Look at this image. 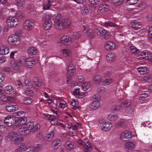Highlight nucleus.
Instances as JSON below:
<instances>
[{"instance_id": "f257e3e1", "label": "nucleus", "mask_w": 152, "mask_h": 152, "mask_svg": "<svg viewBox=\"0 0 152 152\" xmlns=\"http://www.w3.org/2000/svg\"><path fill=\"white\" fill-rule=\"evenodd\" d=\"M8 141H11L15 145L19 142V137L18 133L14 132H11L9 133L7 137Z\"/></svg>"}, {"instance_id": "f03ea898", "label": "nucleus", "mask_w": 152, "mask_h": 152, "mask_svg": "<svg viewBox=\"0 0 152 152\" xmlns=\"http://www.w3.org/2000/svg\"><path fill=\"white\" fill-rule=\"evenodd\" d=\"M15 151L17 152H33L34 148L33 147L31 146L27 147L25 144L21 143L18 146Z\"/></svg>"}, {"instance_id": "7ed1b4c3", "label": "nucleus", "mask_w": 152, "mask_h": 152, "mask_svg": "<svg viewBox=\"0 0 152 152\" xmlns=\"http://www.w3.org/2000/svg\"><path fill=\"white\" fill-rule=\"evenodd\" d=\"M18 23V19L15 17L10 16L6 20V23L7 25L10 27L16 26Z\"/></svg>"}, {"instance_id": "20e7f679", "label": "nucleus", "mask_w": 152, "mask_h": 152, "mask_svg": "<svg viewBox=\"0 0 152 152\" xmlns=\"http://www.w3.org/2000/svg\"><path fill=\"white\" fill-rule=\"evenodd\" d=\"M8 42L13 45H18L20 43V38L17 35H12L9 36L7 38Z\"/></svg>"}, {"instance_id": "39448f33", "label": "nucleus", "mask_w": 152, "mask_h": 152, "mask_svg": "<svg viewBox=\"0 0 152 152\" xmlns=\"http://www.w3.org/2000/svg\"><path fill=\"white\" fill-rule=\"evenodd\" d=\"M71 20L69 18H64L61 20L58 27L60 28H57L58 30H61L63 28H68L71 25Z\"/></svg>"}, {"instance_id": "423d86ee", "label": "nucleus", "mask_w": 152, "mask_h": 152, "mask_svg": "<svg viewBox=\"0 0 152 152\" xmlns=\"http://www.w3.org/2000/svg\"><path fill=\"white\" fill-rule=\"evenodd\" d=\"M78 143L81 145H83L85 148V152H91L92 151V148L90 144V143L87 140H84L82 141L80 140L78 142Z\"/></svg>"}, {"instance_id": "0eeeda50", "label": "nucleus", "mask_w": 152, "mask_h": 152, "mask_svg": "<svg viewBox=\"0 0 152 152\" xmlns=\"http://www.w3.org/2000/svg\"><path fill=\"white\" fill-rule=\"evenodd\" d=\"M61 15L58 13L55 14L53 16V20L54 21V25L57 29V28H60L58 27L61 21Z\"/></svg>"}, {"instance_id": "6e6552de", "label": "nucleus", "mask_w": 152, "mask_h": 152, "mask_svg": "<svg viewBox=\"0 0 152 152\" xmlns=\"http://www.w3.org/2000/svg\"><path fill=\"white\" fill-rule=\"evenodd\" d=\"M18 106L15 103H10L5 106V109L8 112H13L18 110Z\"/></svg>"}, {"instance_id": "1a4fd4ad", "label": "nucleus", "mask_w": 152, "mask_h": 152, "mask_svg": "<svg viewBox=\"0 0 152 152\" xmlns=\"http://www.w3.org/2000/svg\"><path fill=\"white\" fill-rule=\"evenodd\" d=\"M34 23L33 20H26L23 24V28L25 30H31L34 26Z\"/></svg>"}, {"instance_id": "9d476101", "label": "nucleus", "mask_w": 152, "mask_h": 152, "mask_svg": "<svg viewBox=\"0 0 152 152\" xmlns=\"http://www.w3.org/2000/svg\"><path fill=\"white\" fill-rule=\"evenodd\" d=\"M131 102L129 101H126L122 103V106L126 108L125 111L127 113H131L134 110V108L132 105H130Z\"/></svg>"}, {"instance_id": "9b49d317", "label": "nucleus", "mask_w": 152, "mask_h": 152, "mask_svg": "<svg viewBox=\"0 0 152 152\" xmlns=\"http://www.w3.org/2000/svg\"><path fill=\"white\" fill-rule=\"evenodd\" d=\"M18 132L20 134L23 135H26L29 134L30 133V131L28 129V124H26L23 128L18 129Z\"/></svg>"}, {"instance_id": "f8f14e48", "label": "nucleus", "mask_w": 152, "mask_h": 152, "mask_svg": "<svg viewBox=\"0 0 152 152\" xmlns=\"http://www.w3.org/2000/svg\"><path fill=\"white\" fill-rule=\"evenodd\" d=\"M28 129L30 133L31 132H34L37 131L40 128V126L39 124H36L34 126V123L32 122H28L27 123Z\"/></svg>"}, {"instance_id": "ddd939ff", "label": "nucleus", "mask_w": 152, "mask_h": 152, "mask_svg": "<svg viewBox=\"0 0 152 152\" xmlns=\"http://www.w3.org/2000/svg\"><path fill=\"white\" fill-rule=\"evenodd\" d=\"M76 146V143L71 141H66L65 144V148L69 150H72Z\"/></svg>"}, {"instance_id": "4468645a", "label": "nucleus", "mask_w": 152, "mask_h": 152, "mask_svg": "<svg viewBox=\"0 0 152 152\" xmlns=\"http://www.w3.org/2000/svg\"><path fill=\"white\" fill-rule=\"evenodd\" d=\"M60 41L63 44L67 45H70L72 42L71 37L68 36H63L61 39Z\"/></svg>"}, {"instance_id": "2eb2a0df", "label": "nucleus", "mask_w": 152, "mask_h": 152, "mask_svg": "<svg viewBox=\"0 0 152 152\" xmlns=\"http://www.w3.org/2000/svg\"><path fill=\"white\" fill-rule=\"evenodd\" d=\"M132 137L131 133L128 131H126L121 133L120 135V138L123 140L126 141Z\"/></svg>"}, {"instance_id": "dca6fc26", "label": "nucleus", "mask_w": 152, "mask_h": 152, "mask_svg": "<svg viewBox=\"0 0 152 152\" xmlns=\"http://www.w3.org/2000/svg\"><path fill=\"white\" fill-rule=\"evenodd\" d=\"M4 124L7 126H11L14 122V120L11 116H8L4 118Z\"/></svg>"}, {"instance_id": "f3484780", "label": "nucleus", "mask_w": 152, "mask_h": 152, "mask_svg": "<svg viewBox=\"0 0 152 152\" xmlns=\"http://www.w3.org/2000/svg\"><path fill=\"white\" fill-rule=\"evenodd\" d=\"M84 33H86L87 37L90 39H93L95 36V34L93 30L92 29L84 28L83 30Z\"/></svg>"}, {"instance_id": "a211bd4d", "label": "nucleus", "mask_w": 152, "mask_h": 152, "mask_svg": "<svg viewBox=\"0 0 152 152\" xmlns=\"http://www.w3.org/2000/svg\"><path fill=\"white\" fill-rule=\"evenodd\" d=\"M135 145L133 142L129 141L126 142L125 145V148L127 152L131 151L135 148Z\"/></svg>"}, {"instance_id": "6ab92c4d", "label": "nucleus", "mask_w": 152, "mask_h": 152, "mask_svg": "<svg viewBox=\"0 0 152 152\" xmlns=\"http://www.w3.org/2000/svg\"><path fill=\"white\" fill-rule=\"evenodd\" d=\"M112 127L110 122H105L101 127L102 130L104 131H107L110 130Z\"/></svg>"}, {"instance_id": "aec40b11", "label": "nucleus", "mask_w": 152, "mask_h": 152, "mask_svg": "<svg viewBox=\"0 0 152 152\" xmlns=\"http://www.w3.org/2000/svg\"><path fill=\"white\" fill-rule=\"evenodd\" d=\"M127 122L126 120L121 119L118 122L115 123V125L117 128H123L126 126Z\"/></svg>"}, {"instance_id": "412c9836", "label": "nucleus", "mask_w": 152, "mask_h": 152, "mask_svg": "<svg viewBox=\"0 0 152 152\" xmlns=\"http://www.w3.org/2000/svg\"><path fill=\"white\" fill-rule=\"evenodd\" d=\"M99 10L102 12H105L108 10L109 8L108 5L104 3L99 5Z\"/></svg>"}, {"instance_id": "4be33fe9", "label": "nucleus", "mask_w": 152, "mask_h": 152, "mask_svg": "<svg viewBox=\"0 0 152 152\" xmlns=\"http://www.w3.org/2000/svg\"><path fill=\"white\" fill-rule=\"evenodd\" d=\"M96 34L98 36H103L106 34L107 31L102 27H99L95 29Z\"/></svg>"}, {"instance_id": "5701e85b", "label": "nucleus", "mask_w": 152, "mask_h": 152, "mask_svg": "<svg viewBox=\"0 0 152 152\" xmlns=\"http://www.w3.org/2000/svg\"><path fill=\"white\" fill-rule=\"evenodd\" d=\"M100 106V103L99 101H92L91 104L89 105V107L91 110H94L99 108Z\"/></svg>"}, {"instance_id": "b1692460", "label": "nucleus", "mask_w": 152, "mask_h": 152, "mask_svg": "<svg viewBox=\"0 0 152 152\" xmlns=\"http://www.w3.org/2000/svg\"><path fill=\"white\" fill-rule=\"evenodd\" d=\"M0 100L4 102L9 101H13L14 98L12 97L8 96L4 94H1L0 95Z\"/></svg>"}, {"instance_id": "393cba45", "label": "nucleus", "mask_w": 152, "mask_h": 152, "mask_svg": "<svg viewBox=\"0 0 152 152\" xmlns=\"http://www.w3.org/2000/svg\"><path fill=\"white\" fill-rule=\"evenodd\" d=\"M104 47L107 50H113L115 48V45L113 42H109L105 44Z\"/></svg>"}, {"instance_id": "a878e982", "label": "nucleus", "mask_w": 152, "mask_h": 152, "mask_svg": "<svg viewBox=\"0 0 152 152\" xmlns=\"http://www.w3.org/2000/svg\"><path fill=\"white\" fill-rule=\"evenodd\" d=\"M137 70L141 75L145 74L149 72V70L147 67L145 66L138 67L137 68Z\"/></svg>"}, {"instance_id": "bb28decb", "label": "nucleus", "mask_w": 152, "mask_h": 152, "mask_svg": "<svg viewBox=\"0 0 152 152\" xmlns=\"http://www.w3.org/2000/svg\"><path fill=\"white\" fill-rule=\"evenodd\" d=\"M9 52V49L7 47L4 46H0V54L1 55H6Z\"/></svg>"}, {"instance_id": "cd10ccee", "label": "nucleus", "mask_w": 152, "mask_h": 152, "mask_svg": "<svg viewBox=\"0 0 152 152\" xmlns=\"http://www.w3.org/2000/svg\"><path fill=\"white\" fill-rule=\"evenodd\" d=\"M52 22L50 20L48 21H44L43 24V27L45 30H47L51 27Z\"/></svg>"}, {"instance_id": "c85d7f7f", "label": "nucleus", "mask_w": 152, "mask_h": 152, "mask_svg": "<svg viewBox=\"0 0 152 152\" xmlns=\"http://www.w3.org/2000/svg\"><path fill=\"white\" fill-rule=\"evenodd\" d=\"M15 2L16 5L21 8H23L25 6V0H15Z\"/></svg>"}, {"instance_id": "c756f323", "label": "nucleus", "mask_w": 152, "mask_h": 152, "mask_svg": "<svg viewBox=\"0 0 152 152\" xmlns=\"http://www.w3.org/2000/svg\"><path fill=\"white\" fill-rule=\"evenodd\" d=\"M106 58L108 61L112 62L115 60L116 56L114 53H110L107 54Z\"/></svg>"}, {"instance_id": "7c9ffc66", "label": "nucleus", "mask_w": 152, "mask_h": 152, "mask_svg": "<svg viewBox=\"0 0 152 152\" xmlns=\"http://www.w3.org/2000/svg\"><path fill=\"white\" fill-rule=\"evenodd\" d=\"M27 52L29 55L32 56L36 55L37 51L35 48L31 47L28 48Z\"/></svg>"}, {"instance_id": "2f4dec72", "label": "nucleus", "mask_w": 152, "mask_h": 152, "mask_svg": "<svg viewBox=\"0 0 152 152\" xmlns=\"http://www.w3.org/2000/svg\"><path fill=\"white\" fill-rule=\"evenodd\" d=\"M105 25L106 26H111L115 28L118 29L120 28V26L115 23L111 22H106L105 23Z\"/></svg>"}, {"instance_id": "473e14b6", "label": "nucleus", "mask_w": 152, "mask_h": 152, "mask_svg": "<svg viewBox=\"0 0 152 152\" xmlns=\"http://www.w3.org/2000/svg\"><path fill=\"white\" fill-rule=\"evenodd\" d=\"M75 72V66L72 64L69 65L67 71L68 74L70 75H72Z\"/></svg>"}, {"instance_id": "72a5a7b5", "label": "nucleus", "mask_w": 152, "mask_h": 152, "mask_svg": "<svg viewBox=\"0 0 152 152\" xmlns=\"http://www.w3.org/2000/svg\"><path fill=\"white\" fill-rule=\"evenodd\" d=\"M118 116L117 114H110L108 115L107 118L108 120L112 121H116L118 118Z\"/></svg>"}, {"instance_id": "f704fd0d", "label": "nucleus", "mask_w": 152, "mask_h": 152, "mask_svg": "<svg viewBox=\"0 0 152 152\" xmlns=\"http://www.w3.org/2000/svg\"><path fill=\"white\" fill-rule=\"evenodd\" d=\"M131 25L134 29L137 30L141 26V23L140 22H138L137 21L132 22Z\"/></svg>"}, {"instance_id": "c9c22d12", "label": "nucleus", "mask_w": 152, "mask_h": 152, "mask_svg": "<svg viewBox=\"0 0 152 152\" xmlns=\"http://www.w3.org/2000/svg\"><path fill=\"white\" fill-rule=\"evenodd\" d=\"M61 141L58 139H55L53 140L52 142V145L54 147H59L61 145Z\"/></svg>"}, {"instance_id": "e433bc0d", "label": "nucleus", "mask_w": 152, "mask_h": 152, "mask_svg": "<svg viewBox=\"0 0 152 152\" xmlns=\"http://www.w3.org/2000/svg\"><path fill=\"white\" fill-rule=\"evenodd\" d=\"M33 82L34 84L37 86L39 87L41 86L42 82L40 79L38 77H35L34 78Z\"/></svg>"}, {"instance_id": "4c0bfd02", "label": "nucleus", "mask_w": 152, "mask_h": 152, "mask_svg": "<svg viewBox=\"0 0 152 152\" xmlns=\"http://www.w3.org/2000/svg\"><path fill=\"white\" fill-rule=\"evenodd\" d=\"M4 90L5 93L8 94H11L13 92V88L10 85L5 87Z\"/></svg>"}, {"instance_id": "58836bf2", "label": "nucleus", "mask_w": 152, "mask_h": 152, "mask_svg": "<svg viewBox=\"0 0 152 152\" xmlns=\"http://www.w3.org/2000/svg\"><path fill=\"white\" fill-rule=\"evenodd\" d=\"M82 33L80 31L75 32L73 33L72 37L74 39H77L81 36Z\"/></svg>"}, {"instance_id": "ea45409f", "label": "nucleus", "mask_w": 152, "mask_h": 152, "mask_svg": "<svg viewBox=\"0 0 152 152\" xmlns=\"http://www.w3.org/2000/svg\"><path fill=\"white\" fill-rule=\"evenodd\" d=\"M52 17V15L51 14L48 15L47 14L45 13L42 15V20L44 22V21L50 20Z\"/></svg>"}, {"instance_id": "a19ab883", "label": "nucleus", "mask_w": 152, "mask_h": 152, "mask_svg": "<svg viewBox=\"0 0 152 152\" xmlns=\"http://www.w3.org/2000/svg\"><path fill=\"white\" fill-rule=\"evenodd\" d=\"M48 3L46 4H44L43 5V9L44 10H46L50 9V7L52 5L51 1L50 0H48L47 1Z\"/></svg>"}, {"instance_id": "79ce46f5", "label": "nucleus", "mask_w": 152, "mask_h": 152, "mask_svg": "<svg viewBox=\"0 0 152 152\" xmlns=\"http://www.w3.org/2000/svg\"><path fill=\"white\" fill-rule=\"evenodd\" d=\"M23 102L25 104H30L32 103L33 100L30 98L25 97L23 99Z\"/></svg>"}, {"instance_id": "37998d69", "label": "nucleus", "mask_w": 152, "mask_h": 152, "mask_svg": "<svg viewBox=\"0 0 152 152\" xmlns=\"http://www.w3.org/2000/svg\"><path fill=\"white\" fill-rule=\"evenodd\" d=\"M15 15L16 18L20 19L23 18L25 16V15L22 12L18 11L16 12Z\"/></svg>"}, {"instance_id": "c03bdc74", "label": "nucleus", "mask_w": 152, "mask_h": 152, "mask_svg": "<svg viewBox=\"0 0 152 152\" xmlns=\"http://www.w3.org/2000/svg\"><path fill=\"white\" fill-rule=\"evenodd\" d=\"M84 80V78L83 76L80 75L78 76L76 79V81L78 85H80Z\"/></svg>"}, {"instance_id": "a18cd8bd", "label": "nucleus", "mask_w": 152, "mask_h": 152, "mask_svg": "<svg viewBox=\"0 0 152 152\" xmlns=\"http://www.w3.org/2000/svg\"><path fill=\"white\" fill-rule=\"evenodd\" d=\"M123 107H124L123 105L122 106L121 104V105H114L112 107L111 109L115 111H119L121 110Z\"/></svg>"}, {"instance_id": "49530a36", "label": "nucleus", "mask_w": 152, "mask_h": 152, "mask_svg": "<svg viewBox=\"0 0 152 152\" xmlns=\"http://www.w3.org/2000/svg\"><path fill=\"white\" fill-rule=\"evenodd\" d=\"M81 10L83 11V15H86L88 12V8L85 5H83L81 8Z\"/></svg>"}, {"instance_id": "de8ad7c7", "label": "nucleus", "mask_w": 152, "mask_h": 152, "mask_svg": "<svg viewBox=\"0 0 152 152\" xmlns=\"http://www.w3.org/2000/svg\"><path fill=\"white\" fill-rule=\"evenodd\" d=\"M144 80L145 81L150 82L152 80V75H146L144 77Z\"/></svg>"}, {"instance_id": "09e8293b", "label": "nucleus", "mask_w": 152, "mask_h": 152, "mask_svg": "<svg viewBox=\"0 0 152 152\" xmlns=\"http://www.w3.org/2000/svg\"><path fill=\"white\" fill-rule=\"evenodd\" d=\"M148 94L147 93H144L141 95V96L139 97V100L143 101L145 100V99L148 96Z\"/></svg>"}, {"instance_id": "8fccbe9b", "label": "nucleus", "mask_w": 152, "mask_h": 152, "mask_svg": "<svg viewBox=\"0 0 152 152\" xmlns=\"http://www.w3.org/2000/svg\"><path fill=\"white\" fill-rule=\"evenodd\" d=\"M101 76L99 75H97L94 76L93 80L96 83H99L101 81Z\"/></svg>"}, {"instance_id": "3c124183", "label": "nucleus", "mask_w": 152, "mask_h": 152, "mask_svg": "<svg viewBox=\"0 0 152 152\" xmlns=\"http://www.w3.org/2000/svg\"><path fill=\"white\" fill-rule=\"evenodd\" d=\"M124 1V0H111V2L116 5L121 4Z\"/></svg>"}, {"instance_id": "603ef678", "label": "nucleus", "mask_w": 152, "mask_h": 152, "mask_svg": "<svg viewBox=\"0 0 152 152\" xmlns=\"http://www.w3.org/2000/svg\"><path fill=\"white\" fill-rule=\"evenodd\" d=\"M15 123L14 125V128L19 127L22 125L18 118L17 120H15Z\"/></svg>"}, {"instance_id": "864d4df0", "label": "nucleus", "mask_w": 152, "mask_h": 152, "mask_svg": "<svg viewBox=\"0 0 152 152\" xmlns=\"http://www.w3.org/2000/svg\"><path fill=\"white\" fill-rule=\"evenodd\" d=\"M126 3H127V4L133 5L136 3L138 1L137 0H126Z\"/></svg>"}, {"instance_id": "5fc2aeb1", "label": "nucleus", "mask_w": 152, "mask_h": 152, "mask_svg": "<svg viewBox=\"0 0 152 152\" xmlns=\"http://www.w3.org/2000/svg\"><path fill=\"white\" fill-rule=\"evenodd\" d=\"M15 114H16V117H20V118H22L24 115L25 113L24 112L21 111L15 113Z\"/></svg>"}, {"instance_id": "6e6d98bb", "label": "nucleus", "mask_w": 152, "mask_h": 152, "mask_svg": "<svg viewBox=\"0 0 152 152\" xmlns=\"http://www.w3.org/2000/svg\"><path fill=\"white\" fill-rule=\"evenodd\" d=\"M25 94L27 96H32L34 93L33 91L30 89H27L25 91Z\"/></svg>"}, {"instance_id": "4d7b16f0", "label": "nucleus", "mask_w": 152, "mask_h": 152, "mask_svg": "<svg viewBox=\"0 0 152 152\" xmlns=\"http://www.w3.org/2000/svg\"><path fill=\"white\" fill-rule=\"evenodd\" d=\"M35 63V61H33L32 62H26L25 65L28 67L31 68L34 66Z\"/></svg>"}, {"instance_id": "13d9d810", "label": "nucleus", "mask_w": 152, "mask_h": 152, "mask_svg": "<svg viewBox=\"0 0 152 152\" xmlns=\"http://www.w3.org/2000/svg\"><path fill=\"white\" fill-rule=\"evenodd\" d=\"M90 86V85L88 83H85L83 84L82 88L84 91H86L88 89Z\"/></svg>"}, {"instance_id": "bf43d9fd", "label": "nucleus", "mask_w": 152, "mask_h": 152, "mask_svg": "<svg viewBox=\"0 0 152 152\" xmlns=\"http://www.w3.org/2000/svg\"><path fill=\"white\" fill-rule=\"evenodd\" d=\"M130 49L132 53L134 54H137L139 50L135 47L132 46L130 47Z\"/></svg>"}, {"instance_id": "052dcab7", "label": "nucleus", "mask_w": 152, "mask_h": 152, "mask_svg": "<svg viewBox=\"0 0 152 152\" xmlns=\"http://www.w3.org/2000/svg\"><path fill=\"white\" fill-rule=\"evenodd\" d=\"M19 120L20 121L21 124L22 125H23L24 126L26 124V123L27 121V119L26 118H18Z\"/></svg>"}, {"instance_id": "680f3d73", "label": "nucleus", "mask_w": 152, "mask_h": 152, "mask_svg": "<svg viewBox=\"0 0 152 152\" xmlns=\"http://www.w3.org/2000/svg\"><path fill=\"white\" fill-rule=\"evenodd\" d=\"M113 81V80L111 78L105 79L103 83L106 85H108L111 84Z\"/></svg>"}, {"instance_id": "e2e57ef3", "label": "nucleus", "mask_w": 152, "mask_h": 152, "mask_svg": "<svg viewBox=\"0 0 152 152\" xmlns=\"http://www.w3.org/2000/svg\"><path fill=\"white\" fill-rule=\"evenodd\" d=\"M70 51L68 49H64L62 50V53L65 56H67L70 53Z\"/></svg>"}, {"instance_id": "0e129e2a", "label": "nucleus", "mask_w": 152, "mask_h": 152, "mask_svg": "<svg viewBox=\"0 0 152 152\" xmlns=\"http://www.w3.org/2000/svg\"><path fill=\"white\" fill-rule=\"evenodd\" d=\"M138 7L140 9H145L146 7V5L145 2H141L138 5Z\"/></svg>"}, {"instance_id": "69168bd1", "label": "nucleus", "mask_w": 152, "mask_h": 152, "mask_svg": "<svg viewBox=\"0 0 152 152\" xmlns=\"http://www.w3.org/2000/svg\"><path fill=\"white\" fill-rule=\"evenodd\" d=\"M7 129L5 127L3 126L0 125V133H4L6 132L7 130Z\"/></svg>"}, {"instance_id": "338daca9", "label": "nucleus", "mask_w": 152, "mask_h": 152, "mask_svg": "<svg viewBox=\"0 0 152 152\" xmlns=\"http://www.w3.org/2000/svg\"><path fill=\"white\" fill-rule=\"evenodd\" d=\"M99 96L98 94H95L92 97V101H98L99 100Z\"/></svg>"}, {"instance_id": "774afa93", "label": "nucleus", "mask_w": 152, "mask_h": 152, "mask_svg": "<svg viewBox=\"0 0 152 152\" xmlns=\"http://www.w3.org/2000/svg\"><path fill=\"white\" fill-rule=\"evenodd\" d=\"M148 35L149 38H152V27H150L148 29Z\"/></svg>"}]
</instances>
